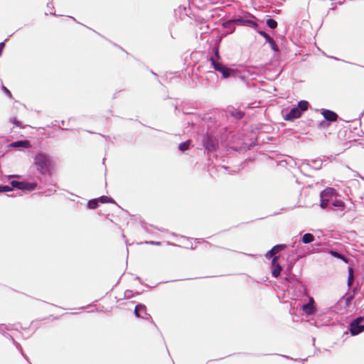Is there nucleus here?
Masks as SVG:
<instances>
[{
  "label": "nucleus",
  "mask_w": 364,
  "mask_h": 364,
  "mask_svg": "<svg viewBox=\"0 0 364 364\" xmlns=\"http://www.w3.org/2000/svg\"><path fill=\"white\" fill-rule=\"evenodd\" d=\"M34 164L41 173L46 175L50 173L52 162L44 154L38 153L34 158Z\"/></svg>",
  "instance_id": "nucleus-1"
},
{
  "label": "nucleus",
  "mask_w": 364,
  "mask_h": 364,
  "mask_svg": "<svg viewBox=\"0 0 364 364\" xmlns=\"http://www.w3.org/2000/svg\"><path fill=\"white\" fill-rule=\"evenodd\" d=\"M363 321V318L358 317L351 322L350 325V332L351 335L355 336L364 331V324H361Z\"/></svg>",
  "instance_id": "nucleus-2"
},
{
  "label": "nucleus",
  "mask_w": 364,
  "mask_h": 364,
  "mask_svg": "<svg viewBox=\"0 0 364 364\" xmlns=\"http://www.w3.org/2000/svg\"><path fill=\"white\" fill-rule=\"evenodd\" d=\"M11 184L14 188H16L19 190H28V191H33L36 188L37 185L36 183H29L27 182H23V181H12L11 182Z\"/></svg>",
  "instance_id": "nucleus-3"
},
{
  "label": "nucleus",
  "mask_w": 364,
  "mask_h": 364,
  "mask_svg": "<svg viewBox=\"0 0 364 364\" xmlns=\"http://www.w3.org/2000/svg\"><path fill=\"white\" fill-rule=\"evenodd\" d=\"M301 112L297 107L292 108L289 113L284 116V119L287 121H293L294 119H298L301 116Z\"/></svg>",
  "instance_id": "nucleus-4"
},
{
  "label": "nucleus",
  "mask_w": 364,
  "mask_h": 364,
  "mask_svg": "<svg viewBox=\"0 0 364 364\" xmlns=\"http://www.w3.org/2000/svg\"><path fill=\"white\" fill-rule=\"evenodd\" d=\"M287 247L286 245H277L274 246L266 255L267 258L274 257V255Z\"/></svg>",
  "instance_id": "nucleus-5"
},
{
  "label": "nucleus",
  "mask_w": 364,
  "mask_h": 364,
  "mask_svg": "<svg viewBox=\"0 0 364 364\" xmlns=\"http://www.w3.org/2000/svg\"><path fill=\"white\" fill-rule=\"evenodd\" d=\"M230 23H239V24L248 23V24L252 25L254 27H257V23L256 22H255L254 21L249 20V19H246L245 20V19H243L242 18H236V19H233V20L229 21L228 22L226 23V24ZM224 26H226L225 23L224 24Z\"/></svg>",
  "instance_id": "nucleus-6"
},
{
  "label": "nucleus",
  "mask_w": 364,
  "mask_h": 364,
  "mask_svg": "<svg viewBox=\"0 0 364 364\" xmlns=\"http://www.w3.org/2000/svg\"><path fill=\"white\" fill-rule=\"evenodd\" d=\"M322 114L323 117L328 121L335 122L337 120V114L331 110L326 109L323 112Z\"/></svg>",
  "instance_id": "nucleus-7"
},
{
  "label": "nucleus",
  "mask_w": 364,
  "mask_h": 364,
  "mask_svg": "<svg viewBox=\"0 0 364 364\" xmlns=\"http://www.w3.org/2000/svg\"><path fill=\"white\" fill-rule=\"evenodd\" d=\"M260 36H262V37H264L266 41L270 44L272 48L274 50H277V46L274 42V41L273 40L272 38H271L266 32L264 31H259L258 32Z\"/></svg>",
  "instance_id": "nucleus-8"
},
{
  "label": "nucleus",
  "mask_w": 364,
  "mask_h": 364,
  "mask_svg": "<svg viewBox=\"0 0 364 364\" xmlns=\"http://www.w3.org/2000/svg\"><path fill=\"white\" fill-rule=\"evenodd\" d=\"M204 145L208 152H211L215 150V145L214 141L208 137H206Z\"/></svg>",
  "instance_id": "nucleus-9"
},
{
  "label": "nucleus",
  "mask_w": 364,
  "mask_h": 364,
  "mask_svg": "<svg viewBox=\"0 0 364 364\" xmlns=\"http://www.w3.org/2000/svg\"><path fill=\"white\" fill-rule=\"evenodd\" d=\"M335 194L336 190L334 188H327L321 193L320 196L321 198H326L334 196Z\"/></svg>",
  "instance_id": "nucleus-10"
},
{
  "label": "nucleus",
  "mask_w": 364,
  "mask_h": 364,
  "mask_svg": "<svg viewBox=\"0 0 364 364\" xmlns=\"http://www.w3.org/2000/svg\"><path fill=\"white\" fill-rule=\"evenodd\" d=\"M11 146L29 148L31 146H30L29 141H18L13 142L11 144Z\"/></svg>",
  "instance_id": "nucleus-11"
},
{
  "label": "nucleus",
  "mask_w": 364,
  "mask_h": 364,
  "mask_svg": "<svg viewBox=\"0 0 364 364\" xmlns=\"http://www.w3.org/2000/svg\"><path fill=\"white\" fill-rule=\"evenodd\" d=\"M209 60L211 62L213 68L218 72H220L225 67L222 63L216 62L213 57H210Z\"/></svg>",
  "instance_id": "nucleus-12"
},
{
  "label": "nucleus",
  "mask_w": 364,
  "mask_h": 364,
  "mask_svg": "<svg viewBox=\"0 0 364 364\" xmlns=\"http://www.w3.org/2000/svg\"><path fill=\"white\" fill-rule=\"evenodd\" d=\"M222 73L224 78L230 77L232 74L235 73V71L233 69L227 68L226 66L220 72Z\"/></svg>",
  "instance_id": "nucleus-13"
},
{
  "label": "nucleus",
  "mask_w": 364,
  "mask_h": 364,
  "mask_svg": "<svg viewBox=\"0 0 364 364\" xmlns=\"http://www.w3.org/2000/svg\"><path fill=\"white\" fill-rule=\"evenodd\" d=\"M302 309L307 314H311L314 313L316 309L314 305L311 303H308L302 306Z\"/></svg>",
  "instance_id": "nucleus-14"
},
{
  "label": "nucleus",
  "mask_w": 364,
  "mask_h": 364,
  "mask_svg": "<svg viewBox=\"0 0 364 364\" xmlns=\"http://www.w3.org/2000/svg\"><path fill=\"white\" fill-rule=\"evenodd\" d=\"M314 240V236L311 233H306L302 237V242L304 244L312 242Z\"/></svg>",
  "instance_id": "nucleus-15"
},
{
  "label": "nucleus",
  "mask_w": 364,
  "mask_h": 364,
  "mask_svg": "<svg viewBox=\"0 0 364 364\" xmlns=\"http://www.w3.org/2000/svg\"><path fill=\"white\" fill-rule=\"evenodd\" d=\"M145 305L139 304H137L135 308L134 313L136 316L141 318V311H144Z\"/></svg>",
  "instance_id": "nucleus-16"
},
{
  "label": "nucleus",
  "mask_w": 364,
  "mask_h": 364,
  "mask_svg": "<svg viewBox=\"0 0 364 364\" xmlns=\"http://www.w3.org/2000/svg\"><path fill=\"white\" fill-rule=\"evenodd\" d=\"M309 102L305 100H301L298 103V107L301 112H304L308 109Z\"/></svg>",
  "instance_id": "nucleus-17"
},
{
  "label": "nucleus",
  "mask_w": 364,
  "mask_h": 364,
  "mask_svg": "<svg viewBox=\"0 0 364 364\" xmlns=\"http://www.w3.org/2000/svg\"><path fill=\"white\" fill-rule=\"evenodd\" d=\"M330 253L334 257L341 259L343 261H344L346 263H348V259L345 256H343V255L340 254L339 252H338L336 251L331 250L330 252Z\"/></svg>",
  "instance_id": "nucleus-18"
},
{
  "label": "nucleus",
  "mask_w": 364,
  "mask_h": 364,
  "mask_svg": "<svg viewBox=\"0 0 364 364\" xmlns=\"http://www.w3.org/2000/svg\"><path fill=\"white\" fill-rule=\"evenodd\" d=\"M282 269V268L279 264H277L276 266L272 267V276L274 277H279V275L281 273Z\"/></svg>",
  "instance_id": "nucleus-19"
},
{
  "label": "nucleus",
  "mask_w": 364,
  "mask_h": 364,
  "mask_svg": "<svg viewBox=\"0 0 364 364\" xmlns=\"http://www.w3.org/2000/svg\"><path fill=\"white\" fill-rule=\"evenodd\" d=\"M191 140H187L186 141H183L182 143H181L179 144V149L181 151H186L189 149V146H190V144H191Z\"/></svg>",
  "instance_id": "nucleus-20"
},
{
  "label": "nucleus",
  "mask_w": 364,
  "mask_h": 364,
  "mask_svg": "<svg viewBox=\"0 0 364 364\" xmlns=\"http://www.w3.org/2000/svg\"><path fill=\"white\" fill-rule=\"evenodd\" d=\"M98 206V199H92L87 203V207L90 209H95Z\"/></svg>",
  "instance_id": "nucleus-21"
},
{
  "label": "nucleus",
  "mask_w": 364,
  "mask_h": 364,
  "mask_svg": "<svg viewBox=\"0 0 364 364\" xmlns=\"http://www.w3.org/2000/svg\"><path fill=\"white\" fill-rule=\"evenodd\" d=\"M267 25L270 28H276L277 26V22L273 18H268L266 21Z\"/></svg>",
  "instance_id": "nucleus-22"
},
{
  "label": "nucleus",
  "mask_w": 364,
  "mask_h": 364,
  "mask_svg": "<svg viewBox=\"0 0 364 364\" xmlns=\"http://www.w3.org/2000/svg\"><path fill=\"white\" fill-rule=\"evenodd\" d=\"M243 113L240 111V110H234L231 112V116L232 117H234L235 118L237 119H240L241 118H242L243 117Z\"/></svg>",
  "instance_id": "nucleus-23"
},
{
  "label": "nucleus",
  "mask_w": 364,
  "mask_h": 364,
  "mask_svg": "<svg viewBox=\"0 0 364 364\" xmlns=\"http://www.w3.org/2000/svg\"><path fill=\"white\" fill-rule=\"evenodd\" d=\"M328 199H326L325 198H321L320 206L321 208L325 209L328 205Z\"/></svg>",
  "instance_id": "nucleus-24"
},
{
  "label": "nucleus",
  "mask_w": 364,
  "mask_h": 364,
  "mask_svg": "<svg viewBox=\"0 0 364 364\" xmlns=\"http://www.w3.org/2000/svg\"><path fill=\"white\" fill-rule=\"evenodd\" d=\"M332 205L334 207H337V208H344L345 207L344 202L341 200H336L335 202L333 203Z\"/></svg>",
  "instance_id": "nucleus-25"
},
{
  "label": "nucleus",
  "mask_w": 364,
  "mask_h": 364,
  "mask_svg": "<svg viewBox=\"0 0 364 364\" xmlns=\"http://www.w3.org/2000/svg\"><path fill=\"white\" fill-rule=\"evenodd\" d=\"M100 201L102 203H112L113 200L112 198H109L107 196H102L99 198L98 201Z\"/></svg>",
  "instance_id": "nucleus-26"
},
{
  "label": "nucleus",
  "mask_w": 364,
  "mask_h": 364,
  "mask_svg": "<svg viewBox=\"0 0 364 364\" xmlns=\"http://www.w3.org/2000/svg\"><path fill=\"white\" fill-rule=\"evenodd\" d=\"M348 273H349L348 285H351L353 282V268H349Z\"/></svg>",
  "instance_id": "nucleus-27"
},
{
  "label": "nucleus",
  "mask_w": 364,
  "mask_h": 364,
  "mask_svg": "<svg viewBox=\"0 0 364 364\" xmlns=\"http://www.w3.org/2000/svg\"><path fill=\"white\" fill-rule=\"evenodd\" d=\"M13 190V187L9 186H0V193L9 192Z\"/></svg>",
  "instance_id": "nucleus-28"
},
{
  "label": "nucleus",
  "mask_w": 364,
  "mask_h": 364,
  "mask_svg": "<svg viewBox=\"0 0 364 364\" xmlns=\"http://www.w3.org/2000/svg\"><path fill=\"white\" fill-rule=\"evenodd\" d=\"M141 318L146 320L151 318L149 314L146 312V307L145 306L144 311H141Z\"/></svg>",
  "instance_id": "nucleus-29"
},
{
  "label": "nucleus",
  "mask_w": 364,
  "mask_h": 364,
  "mask_svg": "<svg viewBox=\"0 0 364 364\" xmlns=\"http://www.w3.org/2000/svg\"><path fill=\"white\" fill-rule=\"evenodd\" d=\"M11 121L17 127H19L21 129L23 128L22 123L20 121H18L16 118H14Z\"/></svg>",
  "instance_id": "nucleus-30"
},
{
  "label": "nucleus",
  "mask_w": 364,
  "mask_h": 364,
  "mask_svg": "<svg viewBox=\"0 0 364 364\" xmlns=\"http://www.w3.org/2000/svg\"><path fill=\"white\" fill-rule=\"evenodd\" d=\"M278 259H279V257H277V256H274V257H273L272 261V267H274V266H276L277 264H279L278 263Z\"/></svg>",
  "instance_id": "nucleus-31"
},
{
  "label": "nucleus",
  "mask_w": 364,
  "mask_h": 364,
  "mask_svg": "<svg viewBox=\"0 0 364 364\" xmlns=\"http://www.w3.org/2000/svg\"><path fill=\"white\" fill-rule=\"evenodd\" d=\"M3 90L8 95V96L9 97H11V98L12 97V95H11V92L5 86H3Z\"/></svg>",
  "instance_id": "nucleus-32"
},
{
  "label": "nucleus",
  "mask_w": 364,
  "mask_h": 364,
  "mask_svg": "<svg viewBox=\"0 0 364 364\" xmlns=\"http://www.w3.org/2000/svg\"><path fill=\"white\" fill-rule=\"evenodd\" d=\"M146 243L150 244V245H161L160 242H154V241L146 242Z\"/></svg>",
  "instance_id": "nucleus-33"
},
{
  "label": "nucleus",
  "mask_w": 364,
  "mask_h": 364,
  "mask_svg": "<svg viewBox=\"0 0 364 364\" xmlns=\"http://www.w3.org/2000/svg\"><path fill=\"white\" fill-rule=\"evenodd\" d=\"M351 299H352V296H348L346 299V304H348L350 301Z\"/></svg>",
  "instance_id": "nucleus-34"
},
{
  "label": "nucleus",
  "mask_w": 364,
  "mask_h": 364,
  "mask_svg": "<svg viewBox=\"0 0 364 364\" xmlns=\"http://www.w3.org/2000/svg\"><path fill=\"white\" fill-rule=\"evenodd\" d=\"M309 303H311V304H312V305H314V299L310 298Z\"/></svg>",
  "instance_id": "nucleus-35"
},
{
  "label": "nucleus",
  "mask_w": 364,
  "mask_h": 364,
  "mask_svg": "<svg viewBox=\"0 0 364 364\" xmlns=\"http://www.w3.org/2000/svg\"><path fill=\"white\" fill-rule=\"evenodd\" d=\"M215 55H216V56L218 57V58H220V55H219V53H218V50H216V51H215Z\"/></svg>",
  "instance_id": "nucleus-36"
}]
</instances>
